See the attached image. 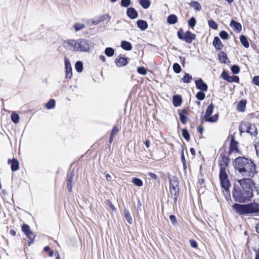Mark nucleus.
Returning a JSON list of instances; mask_svg holds the SVG:
<instances>
[{
	"label": "nucleus",
	"mask_w": 259,
	"mask_h": 259,
	"mask_svg": "<svg viewBox=\"0 0 259 259\" xmlns=\"http://www.w3.org/2000/svg\"><path fill=\"white\" fill-rule=\"evenodd\" d=\"M239 131L241 134L246 132L254 137L256 136L257 134L255 125L249 122H242L239 125Z\"/></svg>",
	"instance_id": "obj_6"
},
{
	"label": "nucleus",
	"mask_w": 259,
	"mask_h": 259,
	"mask_svg": "<svg viewBox=\"0 0 259 259\" xmlns=\"http://www.w3.org/2000/svg\"><path fill=\"white\" fill-rule=\"evenodd\" d=\"M209 26L214 30L217 29L218 24L212 20H209L208 22Z\"/></svg>",
	"instance_id": "obj_40"
},
{
	"label": "nucleus",
	"mask_w": 259,
	"mask_h": 259,
	"mask_svg": "<svg viewBox=\"0 0 259 259\" xmlns=\"http://www.w3.org/2000/svg\"><path fill=\"white\" fill-rule=\"evenodd\" d=\"M65 48L69 51L80 52H89L94 47V44L86 39H69L64 42Z\"/></svg>",
	"instance_id": "obj_3"
},
{
	"label": "nucleus",
	"mask_w": 259,
	"mask_h": 259,
	"mask_svg": "<svg viewBox=\"0 0 259 259\" xmlns=\"http://www.w3.org/2000/svg\"><path fill=\"white\" fill-rule=\"evenodd\" d=\"M212 44L217 50H220L223 47L221 40L218 36L214 37Z\"/></svg>",
	"instance_id": "obj_20"
},
{
	"label": "nucleus",
	"mask_w": 259,
	"mask_h": 259,
	"mask_svg": "<svg viewBox=\"0 0 259 259\" xmlns=\"http://www.w3.org/2000/svg\"><path fill=\"white\" fill-rule=\"evenodd\" d=\"M192 79V77L189 73H185V75L182 78L183 82L185 83H189Z\"/></svg>",
	"instance_id": "obj_36"
},
{
	"label": "nucleus",
	"mask_w": 259,
	"mask_h": 259,
	"mask_svg": "<svg viewBox=\"0 0 259 259\" xmlns=\"http://www.w3.org/2000/svg\"><path fill=\"white\" fill-rule=\"evenodd\" d=\"M177 35L179 39L188 44H191L196 38V35L190 31H187L184 34L182 30L180 29L178 31Z\"/></svg>",
	"instance_id": "obj_8"
},
{
	"label": "nucleus",
	"mask_w": 259,
	"mask_h": 259,
	"mask_svg": "<svg viewBox=\"0 0 259 259\" xmlns=\"http://www.w3.org/2000/svg\"><path fill=\"white\" fill-rule=\"evenodd\" d=\"M255 149L256 150V154L259 157V142L255 145Z\"/></svg>",
	"instance_id": "obj_55"
},
{
	"label": "nucleus",
	"mask_w": 259,
	"mask_h": 259,
	"mask_svg": "<svg viewBox=\"0 0 259 259\" xmlns=\"http://www.w3.org/2000/svg\"><path fill=\"white\" fill-rule=\"evenodd\" d=\"M255 258L259 259V249L257 251H256Z\"/></svg>",
	"instance_id": "obj_60"
},
{
	"label": "nucleus",
	"mask_w": 259,
	"mask_h": 259,
	"mask_svg": "<svg viewBox=\"0 0 259 259\" xmlns=\"http://www.w3.org/2000/svg\"><path fill=\"white\" fill-rule=\"evenodd\" d=\"M22 230L28 237V243L29 246L34 242L35 235L31 231L30 227L27 224H24L22 227Z\"/></svg>",
	"instance_id": "obj_10"
},
{
	"label": "nucleus",
	"mask_w": 259,
	"mask_h": 259,
	"mask_svg": "<svg viewBox=\"0 0 259 259\" xmlns=\"http://www.w3.org/2000/svg\"><path fill=\"white\" fill-rule=\"evenodd\" d=\"M124 214L125 219L127 221V222L130 224H133V221L130 212L128 210H125L124 211Z\"/></svg>",
	"instance_id": "obj_30"
},
{
	"label": "nucleus",
	"mask_w": 259,
	"mask_h": 259,
	"mask_svg": "<svg viewBox=\"0 0 259 259\" xmlns=\"http://www.w3.org/2000/svg\"><path fill=\"white\" fill-rule=\"evenodd\" d=\"M219 35L221 38L223 39H228L229 38V35L228 33L225 31H222L220 32Z\"/></svg>",
	"instance_id": "obj_43"
},
{
	"label": "nucleus",
	"mask_w": 259,
	"mask_h": 259,
	"mask_svg": "<svg viewBox=\"0 0 259 259\" xmlns=\"http://www.w3.org/2000/svg\"><path fill=\"white\" fill-rule=\"evenodd\" d=\"M85 25L82 23H76L74 25V28L76 31H78L83 29Z\"/></svg>",
	"instance_id": "obj_38"
},
{
	"label": "nucleus",
	"mask_w": 259,
	"mask_h": 259,
	"mask_svg": "<svg viewBox=\"0 0 259 259\" xmlns=\"http://www.w3.org/2000/svg\"><path fill=\"white\" fill-rule=\"evenodd\" d=\"M182 102V99L180 96L175 95L172 99V103L174 106L178 107L180 106Z\"/></svg>",
	"instance_id": "obj_21"
},
{
	"label": "nucleus",
	"mask_w": 259,
	"mask_h": 259,
	"mask_svg": "<svg viewBox=\"0 0 259 259\" xmlns=\"http://www.w3.org/2000/svg\"><path fill=\"white\" fill-rule=\"evenodd\" d=\"M196 24V19L194 17H191L188 21V25L190 27L193 28Z\"/></svg>",
	"instance_id": "obj_47"
},
{
	"label": "nucleus",
	"mask_w": 259,
	"mask_h": 259,
	"mask_svg": "<svg viewBox=\"0 0 259 259\" xmlns=\"http://www.w3.org/2000/svg\"><path fill=\"white\" fill-rule=\"evenodd\" d=\"M132 182L137 186L141 187L143 185V183L142 181L137 178H134L132 180Z\"/></svg>",
	"instance_id": "obj_37"
},
{
	"label": "nucleus",
	"mask_w": 259,
	"mask_h": 259,
	"mask_svg": "<svg viewBox=\"0 0 259 259\" xmlns=\"http://www.w3.org/2000/svg\"><path fill=\"white\" fill-rule=\"evenodd\" d=\"M230 27L236 32H240L242 30L241 24L235 20H232L230 24Z\"/></svg>",
	"instance_id": "obj_16"
},
{
	"label": "nucleus",
	"mask_w": 259,
	"mask_h": 259,
	"mask_svg": "<svg viewBox=\"0 0 259 259\" xmlns=\"http://www.w3.org/2000/svg\"><path fill=\"white\" fill-rule=\"evenodd\" d=\"M100 58L101 60H102L103 62H105L106 60L105 57L103 56H101L100 57Z\"/></svg>",
	"instance_id": "obj_64"
},
{
	"label": "nucleus",
	"mask_w": 259,
	"mask_h": 259,
	"mask_svg": "<svg viewBox=\"0 0 259 259\" xmlns=\"http://www.w3.org/2000/svg\"><path fill=\"white\" fill-rule=\"evenodd\" d=\"M8 162L9 164H11V170L13 171H15L19 169V163L16 159L13 158L12 160L9 159Z\"/></svg>",
	"instance_id": "obj_15"
},
{
	"label": "nucleus",
	"mask_w": 259,
	"mask_h": 259,
	"mask_svg": "<svg viewBox=\"0 0 259 259\" xmlns=\"http://www.w3.org/2000/svg\"><path fill=\"white\" fill-rule=\"evenodd\" d=\"M233 165L234 168L245 179H252L257 173L255 164L249 159L239 156L235 159Z\"/></svg>",
	"instance_id": "obj_2"
},
{
	"label": "nucleus",
	"mask_w": 259,
	"mask_h": 259,
	"mask_svg": "<svg viewBox=\"0 0 259 259\" xmlns=\"http://www.w3.org/2000/svg\"><path fill=\"white\" fill-rule=\"evenodd\" d=\"M246 101L244 100H241L237 104V109L240 112H244L245 109Z\"/></svg>",
	"instance_id": "obj_23"
},
{
	"label": "nucleus",
	"mask_w": 259,
	"mask_h": 259,
	"mask_svg": "<svg viewBox=\"0 0 259 259\" xmlns=\"http://www.w3.org/2000/svg\"><path fill=\"white\" fill-rule=\"evenodd\" d=\"M231 70L233 73L236 74L240 72V68L237 65H234L231 67Z\"/></svg>",
	"instance_id": "obj_42"
},
{
	"label": "nucleus",
	"mask_w": 259,
	"mask_h": 259,
	"mask_svg": "<svg viewBox=\"0 0 259 259\" xmlns=\"http://www.w3.org/2000/svg\"><path fill=\"white\" fill-rule=\"evenodd\" d=\"M44 251H49L50 250V248L49 246H47L44 247Z\"/></svg>",
	"instance_id": "obj_62"
},
{
	"label": "nucleus",
	"mask_w": 259,
	"mask_h": 259,
	"mask_svg": "<svg viewBox=\"0 0 259 259\" xmlns=\"http://www.w3.org/2000/svg\"><path fill=\"white\" fill-rule=\"evenodd\" d=\"M106 180L107 181H110L112 179V177L109 174H107L106 176Z\"/></svg>",
	"instance_id": "obj_56"
},
{
	"label": "nucleus",
	"mask_w": 259,
	"mask_h": 259,
	"mask_svg": "<svg viewBox=\"0 0 259 259\" xmlns=\"http://www.w3.org/2000/svg\"><path fill=\"white\" fill-rule=\"evenodd\" d=\"M113 138H114V137L110 135L109 140L110 143H111L113 142Z\"/></svg>",
	"instance_id": "obj_63"
},
{
	"label": "nucleus",
	"mask_w": 259,
	"mask_h": 259,
	"mask_svg": "<svg viewBox=\"0 0 259 259\" xmlns=\"http://www.w3.org/2000/svg\"><path fill=\"white\" fill-rule=\"evenodd\" d=\"M195 84L196 88L203 92L206 91L207 90V85L205 83L202 79L199 78L195 81Z\"/></svg>",
	"instance_id": "obj_14"
},
{
	"label": "nucleus",
	"mask_w": 259,
	"mask_h": 259,
	"mask_svg": "<svg viewBox=\"0 0 259 259\" xmlns=\"http://www.w3.org/2000/svg\"><path fill=\"white\" fill-rule=\"evenodd\" d=\"M214 107L212 104L209 105L206 110L204 115V118L207 122H215L218 120L219 117L218 114H215L213 116H210L213 112Z\"/></svg>",
	"instance_id": "obj_9"
},
{
	"label": "nucleus",
	"mask_w": 259,
	"mask_h": 259,
	"mask_svg": "<svg viewBox=\"0 0 259 259\" xmlns=\"http://www.w3.org/2000/svg\"><path fill=\"white\" fill-rule=\"evenodd\" d=\"M131 4V0H121V6L123 7L127 8Z\"/></svg>",
	"instance_id": "obj_46"
},
{
	"label": "nucleus",
	"mask_w": 259,
	"mask_h": 259,
	"mask_svg": "<svg viewBox=\"0 0 259 259\" xmlns=\"http://www.w3.org/2000/svg\"><path fill=\"white\" fill-rule=\"evenodd\" d=\"M240 40L241 44L245 48H248L249 46L248 40L247 37L244 35H241L240 37Z\"/></svg>",
	"instance_id": "obj_29"
},
{
	"label": "nucleus",
	"mask_w": 259,
	"mask_h": 259,
	"mask_svg": "<svg viewBox=\"0 0 259 259\" xmlns=\"http://www.w3.org/2000/svg\"><path fill=\"white\" fill-rule=\"evenodd\" d=\"M55 101L54 99H51L46 104V108L48 109H52L54 108L55 106Z\"/></svg>",
	"instance_id": "obj_35"
},
{
	"label": "nucleus",
	"mask_w": 259,
	"mask_h": 259,
	"mask_svg": "<svg viewBox=\"0 0 259 259\" xmlns=\"http://www.w3.org/2000/svg\"><path fill=\"white\" fill-rule=\"evenodd\" d=\"M232 207L236 213L241 215L259 212V203L256 202L245 204L235 203Z\"/></svg>",
	"instance_id": "obj_5"
},
{
	"label": "nucleus",
	"mask_w": 259,
	"mask_h": 259,
	"mask_svg": "<svg viewBox=\"0 0 259 259\" xmlns=\"http://www.w3.org/2000/svg\"><path fill=\"white\" fill-rule=\"evenodd\" d=\"M145 145L147 148H149L150 146V141L149 140H146L145 142Z\"/></svg>",
	"instance_id": "obj_59"
},
{
	"label": "nucleus",
	"mask_w": 259,
	"mask_h": 259,
	"mask_svg": "<svg viewBox=\"0 0 259 259\" xmlns=\"http://www.w3.org/2000/svg\"><path fill=\"white\" fill-rule=\"evenodd\" d=\"M107 17H108V15H103L102 16H101L98 18L94 19L92 23L94 25L98 24L100 22L106 20L107 19Z\"/></svg>",
	"instance_id": "obj_26"
},
{
	"label": "nucleus",
	"mask_w": 259,
	"mask_h": 259,
	"mask_svg": "<svg viewBox=\"0 0 259 259\" xmlns=\"http://www.w3.org/2000/svg\"><path fill=\"white\" fill-rule=\"evenodd\" d=\"M126 14L128 17L132 19L137 18L138 14L137 11L134 8H128L126 11Z\"/></svg>",
	"instance_id": "obj_17"
},
{
	"label": "nucleus",
	"mask_w": 259,
	"mask_h": 259,
	"mask_svg": "<svg viewBox=\"0 0 259 259\" xmlns=\"http://www.w3.org/2000/svg\"><path fill=\"white\" fill-rule=\"evenodd\" d=\"M190 6L196 11H200L201 10V5L197 1L191 2L190 3Z\"/></svg>",
	"instance_id": "obj_28"
},
{
	"label": "nucleus",
	"mask_w": 259,
	"mask_h": 259,
	"mask_svg": "<svg viewBox=\"0 0 259 259\" xmlns=\"http://www.w3.org/2000/svg\"><path fill=\"white\" fill-rule=\"evenodd\" d=\"M75 70L78 72H81L83 70V64L81 61H77L75 64Z\"/></svg>",
	"instance_id": "obj_33"
},
{
	"label": "nucleus",
	"mask_w": 259,
	"mask_h": 259,
	"mask_svg": "<svg viewBox=\"0 0 259 259\" xmlns=\"http://www.w3.org/2000/svg\"><path fill=\"white\" fill-rule=\"evenodd\" d=\"M238 143L235 141L234 136L231 135V142L229 146L228 154L230 155L233 153H237L239 150L238 149Z\"/></svg>",
	"instance_id": "obj_11"
},
{
	"label": "nucleus",
	"mask_w": 259,
	"mask_h": 259,
	"mask_svg": "<svg viewBox=\"0 0 259 259\" xmlns=\"http://www.w3.org/2000/svg\"><path fill=\"white\" fill-rule=\"evenodd\" d=\"M222 78L229 82H239V78L236 75L230 76L225 71H223L222 75Z\"/></svg>",
	"instance_id": "obj_12"
},
{
	"label": "nucleus",
	"mask_w": 259,
	"mask_h": 259,
	"mask_svg": "<svg viewBox=\"0 0 259 259\" xmlns=\"http://www.w3.org/2000/svg\"><path fill=\"white\" fill-rule=\"evenodd\" d=\"M147 175L150 177L151 178L154 179V180H156L157 179V176L156 175H155V174L154 173H152V172H149L147 173Z\"/></svg>",
	"instance_id": "obj_54"
},
{
	"label": "nucleus",
	"mask_w": 259,
	"mask_h": 259,
	"mask_svg": "<svg viewBox=\"0 0 259 259\" xmlns=\"http://www.w3.org/2000/svg\"><path fill=\"white\" fill-rule=\"evenodd\" d=\"M137 72L142 75H145L147 73V70L144 67H140L137 68Z\"/></svg>",
	"instance_id": "obj_48"
},
{
	"label": "nucleus",
	"mask_w": 259,
	"mask_h": 259,
	"mask_svg": "<svg viewBox=\"0 0 259 259\" xmlns=\"http://www.w3.org/2000/svg\"><path fill=\"white\" fill-rule=\"evenodd\" d=\"M172 68L174 71L177 73H179L181 71V66L178 63H174Z\"/></svg>",
	"instance_id": "obj_44"
},
{
	"label": "nucleus",
	"mask_w": 259,
	"mask_h": 259,
	"mask_svg": "<svg viewBox=\"0 0 259 259\" xmlns=\"http://www.w3.org/2000/svg\"><path fill=\"white\" fill-rule=\"evenodd\" d=\"M198 131L200 134H202L203 133V127L201 126H198Z\"/></svg>",
	"instance_id": "obj_57"
},
{
	"label": "nucleus",
	"mask_w": 259,
	"mask_h": 259,
	"mask_svg": "<svg viewBox=\"0 0 259 259\" xmlns=\"http://www.w3.org/2000/svg\"><path fill=\"white\" fill-rule=\"evenodd\" d=\"M11 117L12 121L14 123L17 124L19 122L20 117L18 114L13 112L11 114Z\"/></svg>",
	"instance_id": "obj_32"
},
{
	"label": "nucleus",
	"mask_w": 259,
	"mask_h": 259,
	"mask_svg": "<svg viewBox=\"0 0 259 259\" xmlns=\"http://www.w3.org/2000/svg\"><path fill=\"white\" fill-rule=\"evenodd\" d=\"M121 47L126 51H130L132 49V44L127 41L123 40L121 42Z\"/></svg>",
	"instance_id": "obj_25"
},
{
	"label": "nucleus",
	"mask_w": 259,
	"mask_h": 259,
	"mask_svg": "<svg viewBox=\"0 0 259 259\" xmlns=\"http://www.w3.org/2000/svg\"><path fill=\"white\" fill-rule=\"evenodd\" d=\"M178 21V18L175 14L169 15L167 18V22L169 24H176Z\"/></svg>",
	"instance_id": "obj_24"
},
{
	"label": "nucleus",
	"mask_w": 259,
	"mask_h": 259,
	"mask_svg": "<svg viewBox=\"0 0 259 259\" xmlns=\"http://www.w3.org/2000/svg\"><path fill=\"white\" fill-rule=\"evenodd\" d=\"M182 136L183 138L186 139L187 141H189L190 140V135L187 130L186 128L183 129L182 130Z\"/></svg>",
	"instance_id": "obj_39"
},
{
	"label": "nucleus",
	"mask_w": 259,
	"mask_h": 259,
	"mask_svg": "<svg viewBox=\"0 0 259 259\" xmlns=\"http://www.w3.org/2000/svg\"><path fill=\"white\" fill-rule=\"evenodd\" d=\"M196 97L199 100H203L205 97V94L203 91H200L196 94Z\"/></svg>",
	"instance_id": "obj_41"
},
{
	"label": "nucleus",
	"mask_w": 259,
	"mask_h": 259,
	"mask_svg": "<svg viewBox=\"0 0 259 259\" xmlns=\"http://www.w3.org/2000/svg\"><path fill=\"white\" fill-rule=\"evenodd\" d=\"M255 229L256 232L259 233V222L256 225Z\"/></svg>",
	"instance_id": "obj_61"
},
{
	"label": "nucleus",
	"mask_w": 259,
	"mask_h": 259,
	"mask_svg": "<svg viewBox=\"0 0 259 259\" xmlns=\"http://www.w3.org/2000/svg\"><path fill=\"white\" fill-rule=\"evenodd\" d=\"M169 186L171 197L174 199V202L176 204L179 193L178 181L175 178L174 180L169 179Z\"/></svg>",
	"instance_id": "obj_7"
},
{
	"label": "nucleus",
	"mask_w": 259,
	"mask_h": 259,
	"mask_svg": "<svg viewBox=\"0 0 259 259\" xmlns=\"http://www.w3.org/2000/svg\"><path fill=\"white\" fill-rule=\"evenodd\" d=\"M74 177V174L73 172H71L70 176H69L68 177V181L67 183V187L68 189V190L69 192H71L72 191V182L73 181Z\"/></svg>",
	"instance_id": "obj_27"
},
{
	"label": "nucleus",
	"mask_w": 259,
	"mask_h": 259,
	"mask_svg": "<svg viewBox=\"0 0 259 259\" xmlns=\"http://www.w3.org/2000/svg\"><path fill=\"white\" fill-rule=\"evenodd\" d=\"M190 151L191 153V154L193 155V156H195V150L194 149V148H191L190 149Z\"/></svg>",
	"instance_id": "obj_58"
},
{
	"label": "nucleus",
	"mask_w": 259,
	"mask_h": 259,
	"mask_svg": "<svg viewBox=\"0 0 259 259\" xmlns=\"http://www.w3.org/2000/svg\"><path fill=\"white\" fill-rule=\"evenodd\" d=\"M253 181L250 179L238 180L234 185L232 196L234 200L240 203L249 201L253 196Z\"/></svg>",
	"instance_id": "obj_1"
},
{
	"label": "nucleus",
	"mask_w": 259,
	"mask_h": 259,
	"mask_svg": "<svg viewBox=\"0 0 259 259\" xmlns=\"http://www.w3.org/2000/svg\"><path fill=\"white\" fill-rule=\"evenodd\" d=\"M106 204L112 210H114L115 209V207H114V205L112 204V203L111 202V201L107 200Z\"/></svg>",
	"instance_id": "obj_50"
},
{
	"label": "nucleus",
	"mask_w": 259,
	"mask_h": 259,
	"mask_svg": "<svg viewBox=\"0 0 259 259\" xmlns=\"http://www.w3.org/2000/svg\"><path fill=\"white\" fill-rule=\"evenodd\" d=\"M65 67L66 71L65 77L67 79H70L72 76V67L70 62L68 58L64 59Z\"/></svg>",
	"instance_id": "obj_13"
},
{
	"label": "nucleus",
	"mask_w": 259,
	"mask_h": 259,
	"mask_svg": "<svg viewBox=\"0 0 259 259\" xmlns=\"http://www.w3.org/2000/svg\"><path fill=\"white\" fill-rule=\"evenodd\" d=\"M253 82L255 85L259 86V76H254L253 78Z\"/></svg>",
	"instance_id": "obj_52"
},
{
	"label": "nucleus",
	"mask_w": 259,
	"mask_h": 259,
	"mask_svg": "<svg viewBox=\"0 0 259 259\" xmlns=\"http://www.w3.org/2000/svg\"><path fill=\"white\" fill-rule=\"evenodd\" d=\"M137 24L141 30H145L148 28V26L147 23L145 21L142 20L137 21Z\"/></svg>",
	"instance_id": "obj_22"
},
{
	"label": "nucleus",
	"mask_w": 259,
	"mask_h": 259,
	"mask_svg": "<svg viewBox=\"0 0 259 259\" xmlns=\"http://www.w3.org/2000/svg\"><path fill=\"white\" fill-rule=\"evenodd\" d=\"M179 116L181 122L183 124H185L187 120V117L182 112L180 113Z\"/></svg>",
	"instance_id": "obj_45"
},
{
	"label": "nucleus",
	"mask_w": 259,
	"mask_h": 259,
	"mask_svg": "<svg viewBox=\"0 0 259 259\" xmlns=\"http://www.w3.org/2000/svg\"><path fill=\"white\" fill-rule=\"evenodd\" d=\"M218 57L221 62L225 64H228L230 63V60L225 52L223 51L220 52L218 54Z\"/></svg>",
	"instance_id": "obj_19"
},
{
	"label": "nucleus",
	"mask_w": 259,
	"mask_h": 259,
	"mask_svg": "<svg viewBox=\"0 0 259 259\" xmlns=\"http://www.w3.org/2000/svg\"><path fill=\"white\" fill-rule=\"evenodd\" d=\"M119 131V128L117 126H114L111 131V133L110 134V136H112L114 137L115 135L117 134V133Z\"/></svg>",
	"instance_id": "obj_49"
},
{
	"label": "nucleus",
	"mask_w": 259,
	"mask_h": 259,
	"mask_svg": "<svg viewBox=\"0 0 259 259\" xmlns=\"http://www.w3.org/2000/svg\"><path fill=\"white\" fill-rule=\"evenodd\" d=\"M190 243L191 247L193 248H197V243L196 241L194 240H190Z\"/></svg>",
	"instance_id": "obj_53"
},
{
	"label": "nucleus",
	"mask_w": 259,
	"mask_h": 259,
	"mask_svg": "<svg viewBox=\"0 0 259 259\" xmlns=\"http://www.w3.org/2000/svg\"><path fill=\"white\" fill-rule=\"evenodd\" d=\"M219 161V164L220 167L219 178L221 185L226 191H228L230 186V183L227 174V169L228 167L229 159L224 153H221Z\"/></svg>",
	"instance_id": "obj_4"
},
{
	"label": "nucleus",
	"mask_w": 259,
	"mask_h": 259,
	"mask_svg": "<svg viewBox=\"0 0 259 259\" xmlns=\"http://www.w3.org/2000/svg\"><path fill=\"white\" fill-rule=\"evenodd\" d=\"M115 62L117 67H122L127 64V60L126 58L121 57L119 58H116L115 60Z\"/></svg>",
	"instance_id": "obj_18"
},
{
	"label": "nucleus",
	"mask_w": 259,
	"mask_h": 259,
	"mask_svg": "<svg viewBox=\"0 0 259 259\" xmlns=\"http://www.w3.org/2000/svg\"><path fill=\"white\" fill-rule=\"evenodd\" d=\"M114 50L110 47L106 48L105 50V54L108 57H112L114 54Z\"/></svg>",
	"instance_id": "obj_34"
},
{
	"label": "nucleus",
	"mask_w": 259,
	"mask_h": 259,
	"mask_svg": "<svg viewBox=\"0 0 259 259\" xmlns=\"http://www.w3.org/2000/svg\"><path fill=\"white\" fill-rule=\"evenodd\" d=\"M139 3L144 9H148L150 5L149 0H139Z\"/></svg>",
	"instance_id": "obj_31"
},
{
	"label": "nucleus",
	"mask_w": 259,
	"mask_h": 259,
	"mask_svg": "<svg viewBox=\"0 0 259 259\" xmlns=\"http://www.w3.org/2000/svg\"><path fill=\"white\" fill-rule=\"evenodd\" d=\"M169 219L173 225L177 224L176 218L174 215H170L169 216Z\"/></svg>",
	"instance_id": "obj_51"
}]
</instances>
